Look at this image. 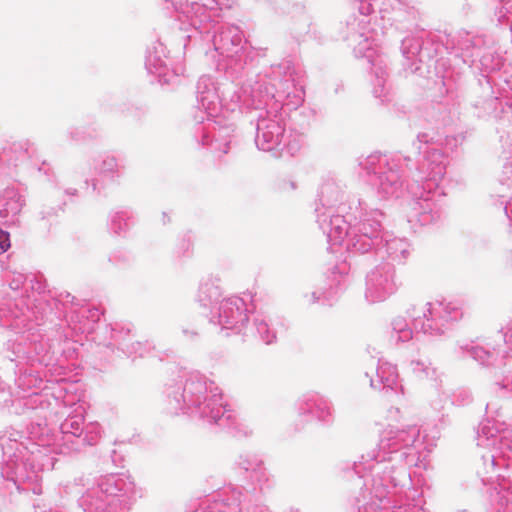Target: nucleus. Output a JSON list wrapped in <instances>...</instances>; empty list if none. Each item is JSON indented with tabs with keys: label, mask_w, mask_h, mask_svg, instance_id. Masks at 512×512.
Here are the masks:
<instances>
[{
	"label": "nucleus",
	"mask_w": 512,
	"mask_h": 512,
	"mask_svg": "<svg viewBox=\"0 0 512 512\" xmlns=\"http://www.w3.org/2000/svg\"><path fill=\"white\" fill-rule=\"evenodd\" d=\"M10 248L9 233L0 229V253L6 252Z\"/></svg>",
	"instance_id": "f257e3e1"
}]
</instances>
